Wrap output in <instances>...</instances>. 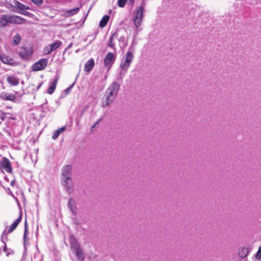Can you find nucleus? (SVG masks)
Returning a JSON list of instances; mask_svg holds the SVG:
<instances>
[{"label": "nucleus", "mask_w": 261, "mask_h": 261, "mask_svg": "<svg viewBox=\"0 0 261 261\" xmlns=\"http://www.w3.org/2000/svg\"><path fill=\"white\" fill-rule=\"evenodd\" d=\"M120 85L116 82H114L106 91L102 99L101 106L106 107L112 103L117 97Z\"/></svg>", "instance_id": "nucleus-1"}, {"label": "nucleus", "mask_w": 261, "mask_h": 261, "mask_svg": "<svg viewBox=\"0 0 261 261\" xmlns=\"http://www.w3.org/2000/svg\"><path fill=\"white\" fill-rule=\"evenodd\" d=\"M144 9L142 6L137 8L134 12L133 21L136 28L137 31H139V27L141 26L143 17Z\"/></svg>", "instance_id": "nucleus-2"}, {"label": "nucleus", "mask_w": 261, "mask_h": 261, "mask_svg": "<svg viewBox=\"0 0 261 261\" xmlns=\"http://www.w3.org/2000/svg\"><path fill=\"white\" fill-rule=\"evenodd\" d=\"M134 56L133 54L129 51H127L125 56L122 59L120 63V67L122 71H126L132 63Z\"/></svg>", "instance_id": "nucleus-3"}, {"label": "nucleus", "mask_w": 261, "mask_h": 261, "mask_svg": "<svg viewBox=\"0 0 261 261\" xmlns=\"http://www.w3.org/2000/svg\"><path fill=\"white\" fill-rule=\"evenodd\" d=\"M33 53L32 46L21 47L18 51V55L22 60L28 61L32 58Z\"/></svg>", "instance_id": "nucleus-4"}, {"label": "nucleus", "mask_w": 261, "mask_h": 261, "mask_svg": "<svg viewBox=\"0 0 261 261\" xmlns=\"http://www.w3.org/2000/svg\"><path fill=\"white\" fill-rule=\"evenodd\" d=\"M47 63V59H41L32 65V69L35 71L43 70L46 67Z\"/></svg>", "instance_id": "nucleus-5"}, {"label": "nucleus", "mask_w": 261, "mask_h": 261, "mask_svg": "<svg viewBox=\"0 0 261 261\" xmlns=\"http://www.w3.org/2000/svg\"><path fill=\"white\" fill-rule=\"evenodd\" d=\"M0 60L5 64L14 66L17 65L14 58L7 54L2 53L0 54Z\"/></svg>", "instance_id": "nucleus-6"}, {"label": "nucleus", "mask_w": 261, "mask_h": 261, "mask_svg": "<svg viewBox=\"0 0 261 261\" xmlns=\"http://www.w3.org/2000/svg\"><path fill=\"white\" fill-rule=\"evenodd\" d=\"M116 54L112 53H108L104 59V65L109 69L112 66L115 60Z\"/></svg>", "instance_id": "nucleus-7"}, {"label": "nucleus", "mask_w": 261, "mask_h": 261, "mask_svg": "<svg viewBox=\"0 0 261 261\" xmlns=\"http://www.w3.org/2000/svg\"><path fill=\"white\" fill-rule=\"evenodd\" d=\"M62 179H71L72 178V166L69 165L63 167L62 169Z\"/></svg>", "instance_id": "nucleus-8"}, {"label": "nucleus", "mask_w": 261, "mask_h": 261, "mask_svg": "<svg viewBox=\"0 0 261 261\" xmlns=\"http://www.w3.org/2000/svg\"><path fill=\"white\" fill-rule=\"evenodd\" d=\"M80 10V7H75L70 10H62L61 15L65 17H70L77 14Z\"/></svg>", "instance_id": "nucleus-9"}, {"label": "nucleus", "mask_w": 261, "mask_h": 261, "mask_svg": "<svg viewBox=\"0 0 261 261\" xmlns=\"http://www.w3.org/2000/svg\"><path fill=\"white\" fill-rule=\"evenodd\" d=\"M62 185L68 192L70 193L72 192L73 188L72 178L71 179H62Z\"/></svg>", "instance_id": "nucleus-10"}, {"label": "nucleus", "mask_w": 261, "mask_h": 261, "mask_svg": "<svg viewBox=\"0 0 261 261\" xmlns=\"http://www.w3.org/2000/svg\"><path fill=\"white\" fill-rule=\"evenodd\" d=\"M1 165L3 169H4L6 172L8 173H11L12 171V168L10 161L7 158H3L1 163Z\"/></svg>", "instance_id": "nucleus-11"}, {"label": "nucleus", "mask_w": 261, "mask_h": 261, "mask_svg": "<svg viewBox=\"0 0 261 261\" xmlns=\"http://www.w3.org/2000/svg\"><path fill=\"white\" fill-rule=\"evenodd\" d=\"M10 20L11 23L22 24L24 22V19L17 15H10Z\"/></svg>", "instance_id": "nucleus-12"}, {"label": "nucleus", "mask_w": 261, "mask_h": 261, "mask_svg": "<svg viewBox=\"0 0 261 261\" xmlns=\"http://www.w3.org/2000/svg\"><path fill=\"white\" fill-rule=\"evenodd\" d=\"M10 23V15L3 14L0 16V27L3 28Z\"/></svg>", "instance_id": "nucleus-13"}, {"label": "nucleus", "mask_w": 261, "mask_h": 261, "mask_svg": "<svg viewBox=\"0 0 261 261\" xmlns=\"http://www.w3.org/2000/svg\"><path fill=\"white\" fill-rule=\"evenodd\" d=\"M59 78L56 77L52 82L50 83L49 86L47 90V93L49 94H51L55 91Z\"/></svg>", "instance_id": "nucleus-14"}, {"label": "nucleus", "mask_w": 261, "mask_h": 261, "mask_svg": "<svg viewBox=\"0 0 261 261\" xmlns=\"http://www.w3.org/2000/svg\"><path fill=\"white\" fill-rule=\"evenodd\" d=\"M69 239L71 248L74 251L81 248L79 244L77 243L76 240L73 236L71 235Z\"/></svg>", "instance_id": "nucleus-15"}, {"label": "nucleus", "mask_w": 261, "mask_h": 261, "mask_svg": "<svg viewBox=\"0 0 261 261\" xmlns=\"http://www.w3.org/2000/svg\"><path fill=\"white\" fill-rule=\"evenodd\" d=\"M0 97L5 100L14 101L16 97L13 94L4 92L1 94Z\"/></svg>", "instance_id": "nucleus-16"}, {"label": "nucleus", "mask_w": 261, "mask_h": 261, "mask_svg": "<svg viewBox=\"0 0 261 261\" xmlns=\"http://www.w3.org/2000/svg\"><path fill=\"white\" fill-rule=\"evenodd\" d=\"M21 215L20 214L19 217L15 220V221L10 226V227L8 229V232L11 233L12 232L17 226L18 224L21 220Z\"/></svg>", "instance_id": "nucleus-17"}, {"label": "nucleus", "mask_w": 261, "mask_h": 261, "mask_svg": "<svg viewBox=\"0 0 261 261\" xmlns=\"http://www.w3.org/2000/svg\"><path fill=\"white\" fill-rule=\"evenodd\" d=\"M94 66V59L91 58L85 64L84 69L87 72H90L92 70L93 67Z\"/></svg>", "instance_id": "nucleus-18"}, {"label": "nucleus", "mask_w": 261, "mask_h": 261, "mask_svg": "<svg viewBox=\"0 0 261 261\" xmlns=\"http://www.w3.org/2000/svg\"><path fill=\"white\" fill-rule=\"evenodd\" d=\"M7 82L11 86H17L19 84V80L13 75L8 76L7 77Z\"/></svg>", "instance_id": "nucleus-19"}, {"label": "nucleus", "mask_w": 261, "mask_h": 261, "mask_svg": "<svg viewBox=\"0 0 261 261\" xmlns=\"http://www.w3.org/2000/svg\"><path fill=\"white\" fill-rule=\"evenodd\" d=\"M65 126H63L56 130L54 133L53 135L52 136L53 139L56 140V139H57L59 136L65 130Z\"/></svg>", "instance_id": "nucleus-20"}, {"label": "nucleus", "mask_w": 261, "mask_h": 261, "mask_svg": "<svg viewBox=\"0 0 261 261\" xmlns=\"http://www.w3.org/2000/svg\"><path fill=\"white\" fill-rule=\"evenodd\" d=\"M110 17L108 15H105L99 22V26L101 28L105 27L109 20Z\"/></svg>", "instance_id": "nucleus-21"}, {"label": "nucleus", "mask_w": 261, "mask_h": 261, "mask_svg": "<svg viewBox=\"0 0 261 261\" xmlns=\"http://www.w3.org/2000/svg\"><path fill=\"white\" fill-rule=\"evenodd\" d=\"M21 41V37L20 35L19 34H16L13 37V42L12 44L13 45H17L19 44Z\"/></svg>", "instance_id": "nucleus-22"}, {"label": "nucleus", "mask_w": 261, "mask_h": 261, "mask_svg": "<svg viewBox=\"0 0 261 261\" xmlns=\"http://www.w3.org/2000/svg\"><path fill=\"white\" fill-rule=\"evenodd\" d=\"M62 43L61 41L57 40L53 43L49 44V45L51 48V50L54 51L58 49L62 45Z\"/></svg>", "instance_id": "nucleus-23"}, {"label": "nucleus", "mask_w": 261, "mask_h": 261, "mask_svg": "<svg viewBox=\"0 0 261 261\" xmlns=\"http://www.w3.org/2000/svg\"><path fill=\"white\" fill-rule=\"evenodd\" d=\"M74 201L72 199H70L68 202V206L70 211L73 214H76V211L74 207Z\"/></svg>", "instance_id": "nucleus-24"}, {"label": "nucleus", "mask_w": 261, "mask_h": 261, "mask_svg": "<svg viewBox=\"0 0 261 261\" xmlns=\"http://www.w3.org/2000/svg\"><path fill=\"white\" fill-rule=\"evenodd\" d=\"M116 33H114L110 37V40L108 43V45L113 48L115 51V43L113 41V39L114 37H116Z\"/></svg>", "instance_id": "nucleus-25"}, {"label": "nucleus", "mask_w": 261, "mask_h": 261, "mask_svg": "<svg viewBox=\"0 0 261 261\" xmlns=\"http://www.w3.org/2000/svg\"><path fill=\"white\" fill-rule=\"evenodd\" d=\"M75 253H76V256L78 259L80 261H83L85 258V254L81 250V248L75 251Z\"/></svg>", "instance_id": "nucleus-26"}, {"label": "nucleus", "mask_w": 261, "mask_h": 261, "mask_svg": "<svg viewBox=\"0 0 261 261\" xmlns=\"http://www.w3.org/2000/svg\"><path fill=\"white\" fill-rule=\"evenodd\" d=\"M16 6L20 11H22L25 10L29 9V7L25 6L18 2H17Z\"/></svg>", "instance_id": "nucleus-27"}, {"label": "nucleus", "mask_w": 261, "mask_h": 261, "mask_svg": "<svg viewBox=\"0 0 261 261\" xmlns=\"http://www.w3.org/2000/svg\"><path fill=\"white\" fill-rule=\"evenodd\" d=\"M28 231V226H27V221L25 222L24 225V232L23 235V240H24V244H25L27 241H28L29 239L27 237V232Z\"/></svg>", "instance_id": "nucleus-28"}, {"label": "nucleus", "mask_w": 261, "mask_h": 261, "mask_svg": "<svg viewBox=\"0 0 261 261\" xmlns=\"http://www.w3.org/2000/svg\"><path fill=\"white\" fill-rule=\"evenodd\" d=\"M44 54L45 55H48L53 50H51V48L49 45L45 46L44 48Z\"/></svg>", "instance_id": "nucleus-29"}, {"label": "nucleus", "mask_w": 261, "mask_h": 261, "mask_svg": "<svg viewBox=\"0 0 261 261\" xmlns=\"http://www.w3.org/2000/svg\"><path fill=\"white\" fill-rule=\"evenodd\" d=\"M126 2V0H118V5L120 7H123Z\"/></svg>", "instance_id": "nucleus-30"}, {"label": "nucleus", "mask_w": 261, "mask_h": 261, "mask_svg": "<svg viewBox=\"0 0 261 261\" xmlns=\"http://www.w3.org/2000/svg\"><path fill=\"white\" fill-rule=\"evenodd\" d=\"M255 257L257 259L261 258V245L259 247L258 250L255 255Z\"/></svg>", "instance_id": "nucleus-31"}, {"label": "nucleus", "mask_w": 261, "mask_h": 261, "mask_svg": "<svg viewBox=\"0 0 261 261\" xmlns=\"http://www.w3.org/2000/svg\"><path fill=\"white\" fill-rule=\"evenodd\" d=\"M32 2L37 6H40L43 3V0H31Z\"/></svg>", "instance_id": "nucleus-32"}, {"label": "nucleus", "mask_w": 261, "mask_h": 261, "mask_svg": "<svg viewBox=\"0 0 261 261\" xmlns=\"http://www.w3.org/2000/svg\"><path fill=\"white\" fill-rule=\"evenodd\" d=\"M244 248L242 249L241 251H239V255L240 257L244 258L245 257V253L243 251Z\"/></svg>", "instance_id": "nucleus-33"}, {"label": "nucleus", "mask_w": 261, "mask_h": 261, "mask_svg": "<svg viewBox=\"0 0 261 261\" xmlns=\"http://www.w3.org/2000/svg\"><path fill=\"white\" fill-rule=\"evenodd\" d=\"M73 45L72 43H70L65 49V52L68 49L70 48Z\"/></svg>", "instance_id": "nucleus-34"}, {"label": "nucleus", "mask_w": 261, "mask_h": 261, "mask_svg": "<svg viewBox=\"0 0 261 261\" xmlns=\"http://www.w3.org/2000/svg\"><path fill=\"white\" fill-rule=\"evenodd\" d=\"M101 120V118L99 119L98 120H97L95 123V124L92 126V127H95V126H96L97 124H98L99 123V122L100 121V120Z\"/></svg>", "instance_id": "nucleus-35"}, {"label": "nucleus", "mask_w": 261, "mask_h": 261, "mask_svg": "<svg viewBox=\"0 0 261 261\" xmlns=\"http://www.w3.org/2000/svg\"><path fill=\"white\" fill-rule=\"evenodd\" d=\"M72 86H73V85H72L70 87L68 88L66 90V93H68L70 91V89H71V87H72Z\"/></svg>", "instance_id": "nucleus-36"}, {"label": "nucleus", "mask_w": 261, "mask_h": 261, "mask_svg": "<svg viewBox=\"0 0 261 261\" xmlns=\"http://www.w3.org/2000/svg\"><path fill=\"white\" fill-rule=\"evenodd\" d=\"M3 250L5 252L7 251V248L6 244H5V246L4 247Z\"/></svg>", "instance_id": "nucleus-37"}, {"label": "nucleus", "mask_w": 261, "mask_h": 261, "mask_svg": "<svg viewBox=\"0 0 261 261\" xmlns=\"http://www.w3.org/2000/svg\"><path fill=\"white\" fill-rule=\"evenodd\" d=\"M41 85H42V84H39V85L38 86L37 88H39L41 87Z\"/></svg>", "instance_id": "nucleus-38"}, {"label": "nucleus", "mask_w": 261, "mask_h": 261, "mask_svg": "<svg viewBox=\"0 0 261 261\" xmlns=\"http://www.w3.org/2000/svg\"><path fill=\"white\" fill-rule=\"evenodd\" d=\"M19 13H21V14H24V12H22V11H21V12H19Z\"/></svg>", "instance_id": "nucleus-39"}, {"label": "nucleus", "mask_w": 261, "mask_h": 261, "mask_svg": "<svg viewBox=\"0 0 261 261\" xmlns=\"http://www.w3.org/2000/svg\"><path fill=\"white\" fill-rule=\"evenodd\" d=\"M20 261H21V260H20Z\"/></svg>", "instance_id": "nucleus-40"}]
</instances>
